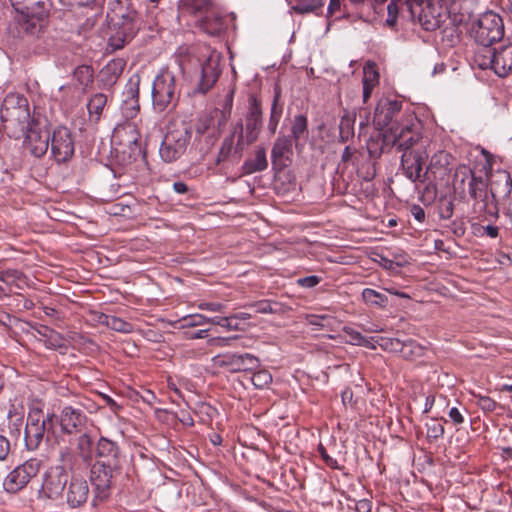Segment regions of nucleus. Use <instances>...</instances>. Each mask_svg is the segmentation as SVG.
Segmentation results:
<instances>
[{
    "label": "nucleus",
    "mask_w": 512,
    "mask_h": 512,
    "mask_svg": "<svg viewBox=\"0 0 512 512\" xmlns=\"http://www.w3.org/2000/svg\"><path fill=\"white\" fill-rule=\"evenodd\" d=\"M452 186L460 199L472 200V211L479 220L492 221L498 218V206L487 200L488 181L483 176H477L469 166L459 165L455 169Z\"/></svg>",
    "instance_id": "f257e3e1"
},
{
    "label": "nucleus",
    "mask_w": 512,
    "mask_h": 512,
    "mask_svg": "<svg viewBox=\"0 0 512 512\" xmlns=\"http://www.w3.org/2000/svg\"><path fill=\"white\" fill-rule=\"evenodd\" d=\"M178 8L197 18V26L208 35L218 36L226 29L225 18L214 0H179Z\"/></svg>",
    "instance_id": "f03ea898"
},
{
    "label": "nucleus",
    "mask_w": 512,
    "mask_h": 512,
    "mask_svg": "<svg viewBox=\"0 0 512 512\" xmlns=\"http://www.w3.org/2000/svg\"><path fill=\"white\" fill-rule=\"evenodd\" d=\"M0 118L9 137L19 138L32 123L29 102L19 93H9L2 102Z\"/></svg>",
    "instance_id": "7ed1b4c3"
},
{
    "label": "nucleus",
    "mask_w": 512,
    "mask_h": 512,
    "mask_svg": "<svg viewBox=\"0 0 512 512\" xmlns=\"http://www.w3.org/2000/svg\"><path fill=\"white\" fill-rule=\"evenodd\" d=\"M192 138V127L185 121L170 123L161 142L159 154L167 163L178 160L187 150Z\"/></svg>",
    "instance_id": "20e7f679"
},
{
    "label": "nucleus",
    "mask_w": 512,
    "mask_h": 512,
    "mask_svg": "<svg viewBox=\"0 0 512 512\" xmlns=\"http://www.w3.org/2000/svg\"><path fill=\"white\" fill-rule=\"evenodd\" d=\"M393 134V147L403 153L418 151L415 147H428L430 141L421 134L420 121L411 114H407L405 121L390 127Z\"/></svg>",
    "instance_id": "39448f33"
},
{
    "label": "nucleus",
    "mask_w": 512,
    "mask_h": 512,
    "mask_svg": "<svg viewBox=\"0 0 512 512\" xmlns=\"http://www.w3.org/2000/svg\"><path fill=\"white\" fill-rule=\"evenodd\" d=\"M56 421L54 413L44 415L42 409L37 405H32L29 409L27 423L25 426V444L26 447L34 451L39 448L45 437L48 438L49 432L53 429Z\"/></svg>",
    "instance_id": "423d86ee"
},
{
    "label": "nucleus",
    "mask_w": 512,
    "mask_h": 512,
    "mask_svg": "<svg viewBox=\"0 0 512 512\" xmlns=\"http://www.w3.org/2000/svg\"><path fill=\"white\" fill-rule=\"evenodd\" d=\"M120 458H97L90 469V481L95 489V498L103 501L111 493L113 480L120 472Z\"/></svg>",
    "instance_id": "0eeeda50"
},
{
    "label": "nucleus",
    "mask_w": 512,
    "mask_h": 512,
    "mask_svg": "<svg viewBox=\"0 0 512 512\" xmlns=\"http://www.w3.org/2000/svg\"><path fill=\"white\" fill-rule=\"evenodd\" d=\"M470 34L478 45L491 46L504 36L503 20L492 11L483 13L472 23Z\"/></svg>",
    "instance_id": "6e6552de"
},
{
    "label": "nucleus",
    "mask_w": 512,
    "mask_h": 512,
    "mask_svg": "<svg viewBox=\"0 0 512 512\" xmlns=\"http://www.w3.org/2000/svg\"><path fill=\"white\" fill-rule=\"evenodd\" d=\"M177 100L176 76L168 69L162 70L156 76L152 87L153 107L163 112L170 106H175Z\"/></svg>",
    "instance_id": "1a4fd4ad"
},
{
    "label": "nucleus",
    "mask_w": 512,
    "mask_h": 512,
    "mask_svg": "<svg viewBox=\"0 0 512 512\" xmlns=\"http://www.w3.org/2000/svg\"><path fill=\"white\" fill-rule=\"evenodd\" d=\"M409 19L418 23L426 31H434L440 25V19L430 0H405Z\"/></svg>",
    "instance_id": "9d476101"
},
{
    "label": "nucleus",
    "mask_w": 512,
    "mask_h": 512,
    "mask_svg": "<svg viewBox=\"0 0 512 512\" xmlns=\"http://www.w3.org/2000/svg\"><path fill=\"white\" fill-rule=\"evenodd\" d=\"M41 462L30 459L13 469L4 479L3 487L8 493L22 490L40 470Z\"/></svg>",
    "instance_id": "9b49d317"
},
{
    "label": "nucleus",
    "mask_w": 512,
    "mask_h": 512,
    "mask_svg": "<svg viewBox=\"0 0 512 512\" xmlns=\"http://www.w3.org/2000/svg\"><path fill=\"white\" fill-rule=\"evenodd\" d=\"M215 367L224 368L232 373L251 371L260 365L259 359L250 353H223L212 358Z\"/></svg>",
    "instance_id": "f8f14e48"
},
{
    "label": "nucleus",
    "mask_w": 512,
    "mask_h": 512,
    "mask_svg": "<svg viewBox=\"0 0 512 512\" xmlns=\"http://www.w3.org/2000/svg\"><path fill=\"white\" fill-rule=\"evenodd\" d=\"M67 482L68 473L63 466L50 467L43 475L39 497L52 500L61 498Z\"/></svg>",
    "instance_id": "ddd939ff"
},
{
    "label": "nucleus",
    "mask_w": 512,
    "mask_h": 512,
    "mask_svg": "<svg viewBox=\"0 0 512 512\" xmlns=\"http://www.w3.org/2000/svg\"><path fill=\"white\" fill-rule=\"evenodd\" d=\"M24 149L34 157H42L49 148L50 130L32 121L25 130Z\"/></svg>",
    "instance_id": "4468645a"
},
{
    "label": "nucleus",
    "mask_w": 512,
    "mask_h": 512,
    "mask_svg": "<svg viewBox=\"0 0 512 512\" xmlns=\"http://www.w3.org/2000/svg\"><path fill=\"white\" fill-rule=\"evenodd\" d=\"M107 21L109 27L108 48L111 51L124 48L136 36L141 26V22Z\"/></svg>",
    "instance_id": "2eb2a0df"
},
{
    "label": "nucleus",
    "mask_w": 512,
    "mask_h": 512,
    "mask_svg": "<svg viewBox=\"0 0 512 512\" xmlns=\"http://www.w3.org/2000/svg\"><path fill=\"white\" fill-rule=\"evenodd\" d=\"M452 156L446 151H438L434 153L430 162L423 173L425 182L437 183L445 182L448 180L450 172L452 171Z\"/></svg>",
    "instance_id": "dca6fc26"
},
{
    "label": "nucleus",
    "mask_w": 512,
    "mask_h": 512,
    "mask_svg": "<svg viewBox=\"0 0 512 512\" xmlns=\"http://www.w3.org/2000/svg\"><path fill=\"white\" fill-rule=\"evenodd\" d=\"M488 181L487 196L488 201L494 206H498V199L508 196L512 189V179L510 173L506 170H496L495 172L485 173Z\"/></svg>",
    "instance_id": "f3484780"
},
{
    "label": "nucleus",
    "mask_w": 512,
    "mask_h": 512,
    "mask_svg": "<svg viewBox=\"0 0 512 512\" xmlns=\"http://www.w3.org/2000/svg\"><path fill=\"white\" fill-rule=\"evenodd\" d=\"M50 142L52 156L58 163L66 162L73 156L74 140L68 128H56L50 135Z\"/></svg>",
    "instance_id": "a211bd4d"
},
{
    "label": "nucleus",
    "mask_w": 512,
    "mask_h": 512,
    "mask_svg": "<svg viewBox=\"0 0 512 512\" xmlns=\"http://www.w3.org/2000/svg\"><path fill=\"white\" fill-rule=\"evenodd\" d=\"M244 139V127L241 122H239L234 131L227 135L219 148V152L215 159V164L220 165L231 158H235L238 160L241 156L238 147H240L242 141Z\"/></svg>",
    "instance_id": "6ab92c4d"
},
{
    "label": "nucleus",
    "mask_w": 512,
    "mask_h": 512,
    "mask_svg": "<svg viewBox=\"0 0 512 512\" xmlns=\"http://www.w3.org/2000/svg\"><path fill=\"white\" fill-rule=\"evenodd\" d=\"M221 74L220 56L211 54L201 65V76L194 93L206 94L211 90Z\"/></svg>",
    "instance_id": "aec40b11"
},
{
    "label": "nucleus",
    "mask_w": 512,
    "mask_h": 512,
    "mask_svg": "<svg viewBox=\"0 0 512 512\" xmlns=\"http://www.w3.org/2000/svg\"><path fill=\"white\" fill-rule=\"evenodd\" d=\"M427 157L426 151H410L402 154L401 166L405 176L412 182L425 183L422 173L423 160Z\"/></svg>",
    "instance_id": "412c9836"
},
{
    "label": "nucleus",
    "mask_w": 512,
    "mask_h": 512,
    "mask_svg": "<svg viewBox=\"0 0 512 512\" xmlns=\"http://www.w3.org/2000/svg\"><path fill=\"white\" fill-rule=\"evenodd\" d=\"M293 156V141L290 136H279L271 150V162L274 170H282L290 165Z\"/></svg>",
    "instance_id": "4be33fe9"
},
{
    "label": "nucleus",
    "mask_w": 512,
    "mask_h": 512,
    "mask_svg": "<svg viewBox=\"0 0 512 512\" xmlns=\"http://www.w3.org/2000/svg\"><path fill=\"white\" fill-rule=\"evenodd\" d=\"M262 127V111L259 100L251 95L249 97V110L245 118V139L247 144L253 143Z\"/></svg>",
    "instance_id": "5701e85b"
},
{
    "label": "nucleus",
    "mask_w": 512,
    "mask_h": 512,
    "mask_svg": "<svg viewBox=\"0 0 512 512\" xmlns=\"http://www.w3.org/2000/svg\"><path fill=\"white\" fill-rule=\"evenodd\" d=\"M86 421L87 417L83 410L73 406L63 407L59 417L61 429L67 434L80 432Z\"/></svg>",
    "instance_id": "b1692460"
},
{
    "label": "nucleus",
    "mask_w": 512,
    "mask_h": 512,
    "mask_svg": "<svg viewBox=\"0 0 512 512\" xmlns=\"http://www.w3.org/2000/svg\"><path fill=\"white\" fill-rule=\"evenodd\" d=\"M402 102L398 100H381L374 112V123L379 128H384L388 125H396L393 123V118L401 111Z\"/></svg>",
    "instance_id": "393cba45"
},
{
    "label": "nucleus",
    "mask_w": 512,
    "mask_h": 512,
    "mask_svg": "<svg viewBox=\"0 0 512 512\" xmlns=\"http://www.w3.org/2000/svg\"><path fill=\"white\" fill-rule=\"evenodd\" d=\"M89 497V486L85 479L72 477L66 491V502L71 508L84 505Z\"/></svg>",
    "instance_id": "a878e982"
},
{
    "label": "nucleus",
    "mask_w": 512,
    "mask_h": 512,
    "mask_svg": "<svg viewBox=\"0 0 512 512\" xmlns=\"http://www.w3.org/2000/svg\"><path fill=\"white\" fill-rule=\"evenodd\" d=\"M126 62L122 58L110 60L99 72V81L104 88L112 87L123 73Z\"/></svg>",
    "instance_id": "bb28decb"
},
{
    "label": "nucleus",
    "mask_w": 512,
    "mask_h": 512,
    "mask_svg": "<svg viewBox=\"0 0 512 512\" xmlns=\"http://www.w3.org/2000/svg\"><path fill=\"white\" fill-rule=\"evenodd\" d=\"M494 72L499 77H506L512 71V43L494 49Z\"/></svg>",
    "instance_id": "cd10ccee"
},
{
    "label": "nucleus",
    "mask_w": 512,
    "mask_h": 512,
    "mask_svg": "<svg viewBox=\"0 0 512 512\" xmlns=\"http://www.w3.org/2000/svg\"><path fill=\"white\" fill-rule=\"evenodd\" d=\"M268 167L266 149L257 146L253 157L247 158L241 167L242 175H251L256 172H262Z\"/></svg>",
    "instance_id": "c85d7f7f"
},
{
    "label": "nucleus",
    "mask_w": 512,
    "mask_h": 512,
    "mask_svg": "<svg viewBox=\"0 0 512 512\" xmlns=\"http://www.w3.org/2000/svg\"><path fill=\"white\" fill-rule=\"evenodd\" d=\"M78 455V459L83 466L88 468L93 465V441L89 434L83 433L77 438L76 450L74 451Z\"/></svg>",
    "instance_id": "c756f323"
},
{
    "label": "nucleus",
    "mask_w": 512,
    "mask_h": 512,
    "mask_svg": "<svg viewBox=\"0 0 512 512\" xmlns=\"http://www.w3.org/2000/svg\"><path fill=\"white\" fill-rule=\"evenodd\" d=\"M51 6L50 0H29L20 14L34 16L38 19H47Z\"/></svg>",
    "instance_id": "7c9ffc66"
},
{
    "label": "nucleus",
    "mask_w": 512,
    "mask_h": 512,
    "mask_svg": "<svg viewBox=\"0 0 512 512\" xmlns=\"http://www.w3.org/2000/svg\"><path fill=\"white\" fill-rule=\"evenodd\" d=\"M136 13L138 12L133 8L130 0H111L108 6L107 20L118 22L124 15Z\"/></svg>",
    "instance_id": "2f4dec72"
},
{
    "label": "nucleus",
    "mask_w": 512,
    "mask_h": 512,
    "mask_svg": "<svg viewBox=\"0 0 512 512\" xmlns=\"http://www.w3.org/2000/svg\"><path fill=\"white\" fill-rule=\"evenodd\" d=\"M95 453L97 458H109L112 461L114 458H120V449L117 443L104 436L98 439Z\"/></svg>",
    "instance_id": "473e14b6"
},
{
    "label": "nucleus",
    "mask_w": 512,
    "mask_h": 512,
    "mask_svg": "<svg viewBox=\"0 0 512 512\" xmlns=\"http://www.w3.org/2000/svg\"><path fill=\"white\" fill-rule=\"evenodd\" d=\"M46 19H38L34 16H26L19 14L18 23L21 30L29 36H39L44 29Z\"/></svg>",
    "instance_id": "72a5a7b5"
},
{
    "label": "nucleus",
    "mask_w": 512,
    "mask_h": 512,
    "mask_svg": "<svg viewBox=\"0 0 512 512\" xmlns=\"http://www.w3.org/2000/svg\"><path fill=\"white\" fill-rule=\"evenodd\" d=\"M426 348L415 340L409 339L407 341H401V347L399 353L401 356L410 361H416L424 356Z\"/></svg>",
    "instance_id": "f704fd0d"
},
{
    "label": "nucleus",
    "mask_w": 512,
    "mask_h": 512,
    "mask_svg": "<svg viewBox=\"0 0 512 512\" xmlns=\"http://www.w3.org/2000/svg\"><path fill=\"white\" fill-rule=\"evenodd\" d=\"M59 459L62 463L61 466L70 469L72 472H81L88 469L87 466H83L78 459V455L70 448L65 447L60 450Z\"/></svg>",
    "instance_id": "c9c22d12"
},
{
    "label": "nucleus",
    "mask_w": 512,
    "mask_h": 512,
    "mask_svg": "<svg viewBox=\"0 0 512 512\" xmlns=\"http://www.w3.org/2000/svg\"><path fill=\"white\" fill-rule=\"evenodd\" d=\"M474 62L480 69L494 71V49L491 46H481L474 53Z\"/></svg>",
    "instance_id": "e433bc0d"
},
{
    "label": "nucleus",
    "mask_w": 512,
    "mask_h": 512,
    "mask_svg": "<svg viewBox=\"0 0 512 512\" xmlns=\"http://www.w3.org/2000/svg\"><path fill=\"white\" fill-rule=\"evenodd\" d=\"M73 78L81 90L85 92L93 83L94 70L89 65H80L75 68Z\"/></svg>",
    "instance_id": "4c0bfd02"
},
{
    "label": "nucleus",
    "mask_w": 512,
    "mask_h": 512,
    "mask_svg": "<svg viewBox=\"0 0 512 512\" xmlns=\"http://www.w3.org/2000/svg\"><path fill=\"white\" fill-rule=\"evenodd\" d=\"M362 299L367 305L380 308H384L388 304V297L385 294L371 288H365L362 291Z\"/></svg>",
    "instance_id": "58836bf2"
},
{
    "label": "nucleus",
    "mask_w": 512,
    "mask_h": 512,
    "mask_svg": "<svg viewBox=\"0 0 512 512\" xmlns=\"http://www.w3.org/2000/svg\"><path fill=\"white\" fill-rule=\"evenodd\" d=\"M355 118L346 114L339 123V138L341 142H348L354 136Z\"/></svg>",
    "instance_id": "ea45409f"
},
{
    "label": "nucleus",
    "mask_w": 512,
    "mask_h": 512,
    "mask_svg": "<svg viewBox=\"0 0 512 512\" xmlns=\"http://www.w3.org/2000/svg\"><path fill=\"white\" fill-rule=\"evenodd\" d=\"M107 103V96L103 93H97L91 97L87 104L88 112L91 116H95L98 120L103 112Z\"/></svg>",
    "instance_id": "a19ab883"
},
{
    "label": "nucleus",
    "mask_w": 512,
    "mask_h": 512,
    "mask_svg": "<svg viewBox=\"0 0 512 512\" xmlns=\"http://www.w3.org/2000/svg\"><path fill=\"white\" fill-rule=\"evenodd\" d=\"M426 436L429 442L436 441L443 437L444 426L441 420L437 418L429 419L426 424Z\"/></svg>",
    "instance_id": "79ce46f5"
},
{
    "label": "nucleus",
    "mask_w": 512,
    "mask_h": 512,
    "mask_svg": "<svg viewBox=\"0 0 512 512\" xmlns=\"http://www.w3.org/2000/svg\"><path fill=\"white\" fill-rule=\"evenodd\" d=\"M123 136H127V140L124 143L125 145L136 144L137 134H136V130L133 126L128 125V126L116 128L112 135V141L115 143L119 139L120 144H122Z\"/></svg>",
    "instance_id": "37998d69"
},
{
    "label": "nucleus",
    "mask_w": 512,
    "mask_h": 512,
    "mask_svg": "<svg viewBox=\"0 0 512 512\" xmlns=\"http://www.w3.org/2000/svg\"><path fill=\"white\" fill-rule=\"evenodd\" d=\"M297 4L291 7V10L297 14H308L315 12L323 6L322 0H296Z\"/></svg>",
    "instance_id": "c03bdc74"
},
{
    "label": "nucleus",
    "mask_w": 512,
    "mask_h": 512,
    "mask_svg": "<svg viewBox=\"0 0 512 512\" xmlns=\"http://www.w3.org/2000/svg\"><path fill=\"white\" fill-rule=\"evenodd\" d=\"M38 333L46 338V345L49 348L57 349L63 346L62 336L47 326H42Z\"/></svg>",
    "instance_id": "a18cd8bd"
},
{
    "label": "nucleus",
    "mask_w": 512,
    "mask_h": 512,
    "mask_svg": "<svg viewBox=\"0 0 512 512\" xmlns=\"http://www.w3.org/2000/svg\"><path fill=\"white\" fill-rule=\"evenodd\" d=\"M179 328L181 329H187V328H193L198 326H203L207 323H209V317H206L202 314H191L182 317L178 320Z\"/></svg>",
    "instance_id": "49530a36"
},
{
    "label": "nucleus",
    "mask_w": 512,
    "mask_h": 512,
    "mask_svg": "<svg viewBox=\"0 0 512 512\" xmlns=\"http://www.w3.org/2000/svg\"><path fill=\"white\" fill-rule=\"evenodd\" d=\"M307 127V118L304 115H296L291 128L292 141L294 140L297 143L298 140L307 132Z\"/></svg>",
    "instance_id": "de8ad7c7"
},
{
    "label": "nucleus",
    "mask_w": 512,
    "mask_h": 512,
    "mask_svg": "<svg viewBox=\"0 0 512 512\" xmlns=\"http://www.w3.org/2000/svg\"><path fill=\"white\" fill-rule=\"evenodd\" d=\"M374 341L376 345H378L381 349L385 351L399 353L402 340L398 338L378 336L374 338Z\"/></svg>",
    "instance_id": "09e8293b"
},
{
    "label": "nucleus",
    "mask_w": 512,
    "mask_h": 512,
    "mask_svg": "<svg viewBox=\"0 0 512 512\" xmlns=\"http://www.w3.org/2000/svg\"><path fill=\"white\" fill-rule=\"evenodd\" d=\"M251 381L257 389H264L272 382V375L268 370H258L252 375Z\"/></svg>",
    "instance_id": "8fccbe9b"
},
{
    "label": "nucleus",
    "mask_w": 512,
    "mask_h": 512,
    "mask_svg": "<svg viewBox=\"0 0 512 512\" xmlns=\"http://www.w3.org/2000/svg\"><path fill=\"white\" fill-rule=\"evenodd\" d=\"M362 83L363 85L372 87H375L379 83V73L374 64H367L364 67Z\"/></svg>",
    "instance_id": "3c124183"
},
{
    "label": "nucleus",
    "mask_w": 512,
    "mask_h": 512,
    "mask_svg": "<svg viewBox=\"0 0 512 512\" xmlns=\"http://www.w3.org/2000/svg\"><path fill=\"white\" fill-rule=\"evenodd\" d=\"M405 5L404 2L390 1L387 6V19L386 25L390 28H395L399 15V7Z\"/></svg>",
    "instance_id": "603ef678"
},
{
    "label": "nucleus",
    "mask_w": 512,
    "mask_h": 512,
    "mask_svg": "<svg viewBox=\"0 0 512 512\" xmlns=\"http://www.w3.org/2000/svg\"><path fill=\"white\" fill-rule=\"evenodd\" d=\"M108 328L121 333H132L134 331V327L130 322H127L114 315H112Z\"/></svg>",
    "instance_id": "864d4df0"
},
{
    "label": "nucleus",
    "mask_w": 512,
    "mask_h": 512,
    "mask_svg": "<svg viewBox=\"0 0 512 512\" xmlns=\"http://www.w3.org/2000/svg\"><path fill=\"white\" fill-rule=\"evenodd\" d=\"M209 323L219 325L229 331H237L240 329L239 324L234 322L232 315L228 317H211L209 318Z\"/></svg>",
    "instance_id": "5fc2aeb1"
},
{
    "label": "nucleus",
    "mask_w": 512,
    "mask_h": 512,
    "mask_svg": "<svg viewBox=\"0 0 512 512\" xmlns=\"http://www.w3.org/2000/svg\"><path fill=\"white\" fill-rule=\"evenodd\" d=\"M274 305H277V303L269 300H261L254 304H251L249 307L253 308L255 313L272 314L276 313Z\"/></svg>",
    "instance_id": "6e6d98bb"
},
{
    "label": "nucleus",
    "mask_w": 512,
    "mask_h": 512,
    "mask_svg": "<svg viewBox=\"0 0 512 512\" xmlns=\"http://www.w3.org/2000/svg\"><path fill=\"white\" fill-rule=\"evenodd\" d=\"M344 332L350 337L353 344L375 348V345L370 346V342L360 332L348 327L344 328Z\"/></svg>",
    "instance_id": "4d7b16f0"
},
{
    "label": "nucleus",
    "mask_w": 512,
    "mask_h": 512,
    "mask_svg": "<svg viewBox=\"0 0 512 512\" xmlns=\"http://www.w3.org/2000/svg\"><path fill=\"white\" fill-rule=\"evenodd\" d=\"M239 338V336H231V337H213L210 338L207 343L209 346L212 347H230L233 345V342L236 341Z\"/></svg>",
    "instance_id": "13d9d810"
},
{
    "label": "nucleus",
    "mask_w": 512,
    "mask_h": 512,
    "mask_svg": "<svg viewBox=\"0 0 512 512\" xmlns=\"http://www.w3.org/2000/svg\"><path fill=\"white\" fill-rule=\"evenodd\" d=\"M281 117V110L277 111V97L274 98L273 105L271 108V116L268 124V128L271 133H275L279 119Z\"/></svg>",
    "instance_id": "bf43d9fd"
},
{
    "label": "nucleus",
    "mask_w": 512,
    "mask_h": 512,
    "mask_svg": "<svg viewBox=\"0 0 512 512\" xmlns=\"http://www.w3.org/2000/svg\"><path fill=\"white\" fill-rule=\"evenodd\" d=\"M477 405L485 412H493L497 407L496 401L488 396L481 395L477 397Z\"/></svg>",
    "instance_id": "052dcab7"
},
{
    "label": "nucleus",
    "mask_w": 512,
    "mask_h": 512,
    "mask_svg": "<svg viewBox=\"0 0 512 512\" xmlns=\"http://www.w3.org/2000/svg\"><path fill=\"white\" fill-rule=\"evenodd\" d=\"M318 452L321 455L322 460L328 467H330L331 469H341L340 465L338 464V461L327 453L325 447L322 444H319Z\"/></svg>",
    "instance_id": "680f3d73"
},
{
    "label": "nucleus",
    "mask_w": 512,
    "mask_h": 512,
    "mask_svg": "<svg viewBox=\"0 0 512 512\" xmlns=\"http://www.w3.org/2000/svg\"><path fill=\"white\" fill-rule=\"evenodd\" d=\"M454 204L451 200H443L439 206V215L442 219H450L453 215Z\"/></svg>",
    "instance_id": "e2e57ef3"
},
{
    "label": "nucleus",
    "mask_w": 512,
    "mask_h": 512,
    "mask_svg": "<svg viewBox=\"0 0 512 512\" xmlns=\"http://www.w3.org/2000/svg\"><path fill=\"white\" fill-rule=\"evenodd\" d=\"M21 273L17 270L0 271V281L7 285H11L15 280L19 279Z\"/></svg>",
    "instance_id": "0e129e2a"
},
{
    "label": "nucleus",
    "mask_w": 512,
    "mask_h": 512,
    "mask_svg": "<svg viewBox=\"0 0 512 512\" xmlns=\"http://www.w3.org/2000/svg\"><path fill=\"white\" fill-rule=\"evenodd\" d=\"M321 281V278L316 275L306 276L297 279V284L303 288H313L318 285Z\"/></svg>",
    "instance_id": "69168bd1"
},
{
    "label": "nucleus",
    "mask_w": 512,
    "mask_h": 512,
    "mask_svg": "<svg viewBox=\"0 0 512 512\" xmlns=\"http://www.w3.org/2000/svg\"><path fill=\"white\" fill-rule=\"evenodd\" d=\"M197 306L201 310H208L212 312H222L225 308V305L219 302H200Z\"/></svg>",
    "instance_id": "338daca9"
},
{
    "label": "nucleus",
    "mask_w": 512,
    "mask_h": 512,
    "mask_svg": "<svg viewBox=\"0 0 512 512\" xmlns=\"http://www.w3.org/2000/svg\"><path fill=\"white\" fill-rule=\"evenodd\" d=\"M372 502L368 499H361L355 502L356 512H371Z\"/></svg>",
    "instance_id": "774afa93"
}]
</instances>
